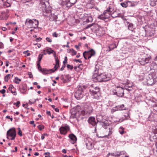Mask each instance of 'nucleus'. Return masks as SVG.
Segmentation results:
<instances>
[{"label": "nucleus", "instance_id": "obj_42", "mask_svg": "<svg viewBox=\"0 0 157 157\" xmlns=\"http://www.w3.org/2000/svg\"><path fill=\"white\" fill-rule=\"evenodd\" d=\"M81 113L82 115H87V113H86V110L84 108V110L81 111Z\"/></svg>", "mask_w": 157, "mask_h": 157}, {"label": "nucleus", "instance_id": "obj_58", "mask_svg": "<svg viewBox=\"0 0 157 157\" xmlns=\"http://www.w3.org/2000/svg\"><path fill=\"white\" fill-rule=\"evenodd\" d=\"M42 39V38L40 37H39L38 38H36V41H40Z\"/></svg>", "mask_w": 157, "mask_h": 157}, {"label": "nucleus", "instance_id": "obj_64", "mask_svg": "<svg viewBox=\"0 0 157 157\" xmlns=\"http://www.w3.org/2000/svg\"><path fill=\"white\" fill-rule=\"evenodd\" d=\"M55 110L57 112H58L59 111V109L58 108H54Z\"/></svg>", "mask_w": 157, "mask_h": 157}, {"label": "nucleus", "instance_id": "obj_11", "mask_svg": "<svg viewBox=\"0 0 157 157\" xmlns=\"http://www.w3.org/2000/svg\"><path fill=\"white\" fill-rule=\"evenodd\" d=\"M70 130V128L69 125L66 124L61 127L59 128V130L61 134L65 135L67 132Z\"/></svg>", "mask_w": 157, "mask_h": 157}, {"label": "nucleus", "instance_id": "obj_57", "mask_svg": "<svg viewBox=\"0 0 157 157\" xmlns=\"http://www.w3.org/2000/svg\"><path fill=\"white\" fill-rule=\"evenodd\" d=\"M4 48L3 44L1 42H0V48Z\"/></svg>", "mask_w": 157, "mask_h": 157}, {"label": "nucleus", "instance_id": "obj_60", "mask_svg": "<svg viewBox=\"0 0 157 157\" xmlns=\"http://www.w3.org/2000/svg\"><path fill=\"white\" fill-rule=\"evenodd\" d=\"M46 114L48 116H51V114L50 111H47L46 112Z\"/></svg>", "mask_w": 157, "mask_h": 157}, {"label": "nucleus", "instance_id": "obj_35", "mask_svg": "<svg viewBox=\"0 0 157 157\" xmlns=\"http://www.w3.org/2000/svg\"><path fill=\"white\" fill-rule=\"evenodd\" d=\"M93 21V18L92 17L89 16V17L87 19H86V22L88 23L90 22H92Z\"/></svg>", "mask_w": 157, "mask_h": 157}, {"label": "nucleus", "instance_id": "obj_3", "mask_svg": "<svg viewBox=\"0 0 157 157\" xmlns=\"http://www.w3.org/2000/svg\"><path fill=\"white\" fill-rule=\"evenodd\" d=\"M113 10V9L111 6H109L107 9L104 11L103 14L98 16V18L102 20L109 18L110 17Z\"/></svg>", "mask_w": 157, "mask_h": 157}, {"label": "nucleus", "instance_id": "obj_31", "mask_svg": "<svg viewBox=\"0 0 157 157\" xmlns=\"http://www.w3.org/2000/svg\"><path fill=\"white\" fill-rule=\"evenodd\" d=\"M21 81V80L20 79L18 78L17 77H16L15 78L13 82L15 83L18 84L19 83V82H20Z\"/></svg>", "mask_w": 157, "mask_h": 157}, {"label": "nucleus", "instance_id": "obj_5", "mask_svg": "<svg viewBox=\"0 0 157 157\" xmlns=\"http://www.w3.org/2000/svg\"><path fill=\"white\" fill-rule=\"evenodd\" d=\"M77 0H59V3L67 7L70 8L74 5L77 2Z\"/></svg>", "mask_w": 157, "mask_h": 157}, {"label": "nucleus", "instance_id": "obj_37", "mask_svg": "<svg viewBox=\"0 0 157 157\" xmlns=\"http://www.w3.org/2000/svg\"><path fill=\"white\" fill-rule=\"evenodd\" d=\"M70 51L72 53V55H75L76 54V51L74 50L73 49H71Z\"/></svg>", "mask_w": 157, "mask_h": 157}, {"label": "nucleus", "instance_id": "obj_7", "mask_svg": "<svg viewBox=\"0 0 157 157\" xmlns=\"http://www.w3.org/2000/svg\"><path fill=\"white\" fill-rule=\"evenodd\" d=\"M16 131L14 128L10 129L6 133L7 138L11 140H14L16 136Z\"/></svg>", "mask_w": 157, "mask_h": 157}, {"label": "nucleus", "instance_id": "obj_22", "mask_svg": "<svg viewBox=\"0 0 157 157\" xmlns=\"http://www.w3.org/2000/svg\"><path fill=\"white\" fill-rule=\"evenodd\" d=\"M124 118L123 117L122 118H120L117 121L119 122H121L125 120L128 119L130 118V116L128 113H125V114L124 115Z\"/></svg>", "mask_w": 157, "mask_h": 157}, {"label": "nucleus", "instance_id": "obj_30", "mask_svg": "<svg viewBox=\"0 0 157 157\" xmlns=\"http://www.w3.org/2000/svg\"><path fill=\"white\" fill-rule=\"evenodd\" d=\"M71 78L69 75H67L65 76V79L64 80V83L67 82L71 80Z\"/></svg>", "mask_w": 157, "mask_h": 157}, {"label": "nucleus", "instance_id": "obj_14", "mask_svg": "<svg viewBox=\"0 0 157 157\" xmlns=\"http://www.w3.org/2000/svg\"><path fill=\"white\" fill-rule=\"evenodd\" d=\"M95 52L93 49L91 50L88 51H85L83 54V55H85L87 57L88 59L90 58L92 56H94L95 54Z\"/></svg>", "mask_w": 157, "mask_h": 157}, {"label": "nucleus", "instance_id": "obj_19", "mask_svg": "<svg viewBox=\"0 0 157 157\" xmlns=\"http://www.w3.org/2000/svg\"><path fill=\"white\" fill-rule=\"evenodd\" d=\"M151 60V57L149 56L147 58L142 59L140 61V64L142 65H144L148 63Z\"/></svg>", "mask_w": 157, "mask_h": 157}, {"label": "nucleus", "instance_id": "obj_46", "mask_svg": "<svg viewBox=\"0 0 157 157\" xmlns=\"http://www.w3.org/2000/svg\"><path fill=\"white\" fill-rule=\"evenodd\" d=\"M40 62L38 61V63H37V66H38V70L40 71V69H42L41 68V67H40Z\"/></svg>", "mask_w": 157, "mask_h": 157}, {"label": "nucleus", "instance_id": "obj_16", "mask_svg": "<svg viewBox=\"0 0 157 157\" xmlns=\"http://www.w3.org/2000/svg\"><path fill=\"white\" fill-rule=\"evenodd\" d=\"M12 0H4L2 5L0 6L1 8H7L10 7L12 4Z\"/></svg>", "mask_w": 157, "mask_h": 157}, {"label": "nucleus", "instance_id": "obj_59", "mask_svg": "<svg viewBox=\"0 0 157 157\" xmlns=\"http://www.w3.org/2000/svg\"><path fill=\"white\" fill-rule=\"evenodd\" d=\"M65 67V65L64 64V65L62 66V67L60 68V70L63 71V70L64 68Z\"/></svg>", "mask_w": 157, "mask_h": 157}, {"label": "nucleus", "instance_id": "obj_63", "mask_svg": "<svg viewBox=\"0 0 157 157\" xmlns=\"http://www.w3.org/2000/svg\"><path fill=\"white\" fill-rule=\"evenodd\" d=\"M11 92L12 94H13V95H16L17 94V93L15 91H11Z\"/></svg>", "mask_w": 157, "mask_h": 157}, {"label": "nucleus", "instance_id": "obj_47", "mask_svg": "<svg viewBox=\"0 0 157 157\" xmlns=\"http://www.w3.org/2000/svg\"><path fill=\"white\" fill-rule=\"evenodd\" d=\"M67 68H69L70 70L72 69L73 68V67L70 64H67Z\"/></svg>", "mask_w": 157, "mask_h": 157}, {"label": "nucleus", "instance_id": "obj_13", "mask_svg": "<svg viewBox=\"0 0 157 157\" xmlns=\"http://www.w3.org/2000/svg\"><path fill=\"white\" fill-rule=\"evenodd\" d=\"M150 76H151V77L149 76H148L146 78L144 79V84H147V85H151L154 84L155 82L154 79L151 76V75Z\"/></svg>", "mask_w": 157, "mask_h": 157}, {"label": "nucleus", "instance_id": "obj_39", "mask_svg": "<svg viewBox=\"0 0 157 157\" xmlns=\"http://www.w3.org/2000/svg\"><path fill=\"white\" fill-rule=\"evenodd\" d=\"M118 107V105L116 107H115L114 109H112L113 110V112L116 111L117 110H120V108H119Z\"/></svg>", "mask_w": 157, "mask_h": 157}, {"label": "nucleus", "instance_id": "obj_2", "mask_svg": "<svg viewBox=\"0 0 157 157\" xmlns=\"http://www.w3.org/2000/svg\"><path fill=\"white\" fill-rule=\"evenodd\" d=\"M25 25L28 28H37L39 22L37 20L33 19H30L27 18L25 22Z\"/></svg>", "mask_w": 157, "mask_h": 157}, {"label": "nucleus", "instance_id": "obj_27", "mask_svg": "<svg viewBox=\"0 0 157 157\" xmlns=\"http://www.w3.org/2000/svg\"><path fill=\"white\" fill-rule=\"evenodd\" d=\"M59 64V60L58 59H56V65H55L54 67L55 69H53V70H55L54 72L55 71H56L57 70V69L58 67Z\"/></svg>", "mask_w": 157, "mask_h": 157}, {"label": "nucleus", "instance_id": "obj_52", "mask_svg": "<svg viewBox=\"0 0 157 157\" xmlns=\"http://www.w3.org/2000/svg\"><path fill=\"white\" fill-rule=\"evenodd\" d=\"M74 61L76 62H79L80 63H82V61L79 59H74Z\"/></svg>", "mask_w": 157, "mask_h": 157}, {"label": "nucleus", "instance_id": "obj_4", "mask_svg": "<svg viewBox=\"0 0 157 157\" xmlns=\"http://www.w3.org/2000/svg\"><path fill=\"white\" fill-rule=\"evenodd\" d=\"M96 80L99 82H106L110 79V77L108 75H106L104 73L95 76V75L93 76Z\"/></svg>", "mask_w": 157, "mask_h": 157}, {"label": "nucleus", "instance_id": "obj_49", "mask_svg": "<svg viewBox=\"0 0 157 157\" xmlns=\"http://www.w3.org/2000/svg\"><path fill=\"white\" fill-rule=\"evenodd\" d=\"M20 104V102L19 101H17L16 103H14L13 105H16L17 107H19V105Z\"/></svg>", "mask_w": 157, "mask_h": 157}, {"label": "nucleus", "instance_id": "obj_32", "mask_svg": "<svg viewBox=\"0 0 157 157\" xmlns=\"http://www.w3.org/2000/svg\"><path fill=\"white\" fill-rule=\"evenodd\" d=\"M124 128H123L121 127H120L119 131V133L121 135L123 134L124 133Z\"/></svg>", "mask_w": 157, "mask_h": 157}, {"label": "nucleus", "instance_id": "obj_45", "mask_svg": "<svg viewBox=\"0 0 157 157\" xmlns=\"http://www.w3.org/2000/svg\"><path fill=\"white\" fill-rule=\"evenodd\" d=\"M153 132L154 133V135H155V134H157V125L155 127Z\"/></svg>", "mask_w": 157, "mask_h": 157}, {"label": "nucleus", "instance_id": "obj_44", "mask_svg": "<svg viewBox=\"0 0 157 157\" xmlns=\"http://www.w3.org/2000/svg\"><path fill=\"white\" fill-rule=\"evenodd\" d=\"M44 128V127L43 125H39L38 126V128L40 130H41L42 129H43Z\"/></svg>", "mask_w": 157, "mask_h": 157}, {"label": "nucleus", "instance_id": "obj_33", "mask_svg": "<svg viewBox=\"0 0 157 157\" xmlns=\"http://www.w3.org/2000/svg\"><path fill=\"white\" fill-rule=\"evenodd\" d=\"M11 75L10 74L7 75L4 78V80L5 82H8L9 79L10 78Z\"/></svg>", "mask_w": 157, "mask_h": 157}, {"label": "nucleus", "instance_id": "obj_48", "mask_svg": "<svg viewBox=\"0 0 157 157\" xmlns=\"http://www.w3.org/2000/svg\"><path fill=\"white\" fill-rule=\"evenodd\" d=\"M28 74L29 76V77L30 78H33V75L31 72H28Z\"/></svg>", "mask_w": 157, "mask_h": 157}, {"label": "nucleus", "instance_id": "obj_23", "mask_svg": "<svg viewBox=\"0 0 157 157\" xmlns=\"http://www.w3.org/2000/svg\"><path fill=\"white\" fill-rule=\"evenodd\" d=\"M8 16L7 13L4 12H2L0 16V18L1 20H6L8 18Z\"/></svg>", "mask_w": 157, "mask_h": 157}, {"label": "nucleus", "instance_id": "obj_6", "mask_svg": "<svg viewBox=\"0 0 157 157\" xmlns=\"http://www.w3.org/2000/svg\"><path fill=\"white\" fill-rule=\"evenodd\" d=\"M100 89L98 87H95L90 89V91L93 96V98L96 99H98L100 96Z\"/></svg>", "mask_w": 157, "mask_h": 157}, {"label": "nucleus", "instance_id": "obj_21", "mask_svg": "<svg viewBox=\"0 0 157 157\" xmlns=\"http://www.w3.org/2000/svg\"><path fill=\"white\" fill-rule=\"evenodd\" d=\"M155 62L151 63V70H157V56L155 58Z\"/></svg>", "mask_w": 157, "mask_h": 157}, {"label": "nucleus", "instance_id": "obj_26", "mask_svg": "<svg viewBox=\"0 0 157 157\" xmlns=\"http://www.w3.org/2000/svg\"><path fill=\"white\" fill-rule=\"evenodd\" d=\"M131 2L130 1H128L125 2H122L121 3V5L123 7H126L129 6L128 3H130Z\"/></svg>", "mask_w": 157, "mask_h": 157}, {"label": "nucleus", "instance_id": "obj_40", "mask_svg": "<svg viewBox=\"0 0 157 157\" xmlns=\"http://www.w3.org/2000/svg\"><path fill=\"white\" fill-rule=\"evenodd\" d=\"M76 117V114L75 113H72V114L71 115V116H70V117L71 118H75Z\"/></svg>", "mask_w": 157, "mask_h": 157}, {"label": "nucleus", "instance_id": "obj_38", "mask_svg": "<svg viewBox=\"0 0 157 157\" xmlns=\"http://www.w3.org/2000/svg\"><path fill=\"white\" fill-rule=\"evenodd\" d=\"M43 54L42 55L41 54H40L39 55L38 59V61H39V62H40L41 59L42 58V56H43Z\"/></svg>", "mask_w": 157, "mask_h": 157}, {"label": "nucleus", "instance_id": "obj_17", "mask_svg": "<svg viewBox=\"0 0 157 157\" xmlns=\"http://www.w3.org/2000/svg\"><path fill=\"white\" fill-rule=\"evenodd\" d=\"M54 71L53 70V69L48 70L46 68H42L40 69V71L42 72L44 75H45L54 72Z\"/></svg>", "mask_w": 157, "mask_h": 157}, {"label": "nucleus", "instance_id": "obj_28", "mask_svg": "<svg viewBox=\"0 0 157 157\" xmlns=\"http://www.w3.org/2000/svg\"><path fill=\"white\" fill-rule=\"evenodd\" d=\"M126 153L124 151H122L120 152H117L115 153V155L117 156V157H118L122 155H124Z\"/></svg>", "mask_w": 157, "mask_h": 157}, {"label": "nucleus", "instance_id": "obj_15", "mask_svg": "<svg viewBox=\"0 0 157 157\" xmlns=\"http://www.w3.org/2000/svg\"><path fill=\"white\" fill-rule=\"evenodd\" d=\"M85 144L86 145V148L89 150L92 149L94 147V144L92 143L91 140L89 139H86L85 141Z\"/></svg>", "mask_w": 157, "mask_h": 157}, {"label": "nucleus", "instance_id": "obj_12", "mask_svg": "<svg viewBox=\"0 0 157 157\" xmlns=\"http://www.w3.org/2000/svg\"><path fill=\"white\" fill-rule=\"evenodd\" d=\"M87 121L90 124H91L94 127V131L95 132H96L97 130V123L96 122L95 118L93 117H90L89 118Z\"/></svg>", "mask_w": 157, "mask_h": 157}, {"label": "nucleus", "instance_id": "obj_29", "mask_svg": "<svg viewBox=\"0 0 157 157\" xmlns=\"http://www.w3.org/2000/svg\"><path fill=\"white\" fill-rule=\"evenodd\" d=\"M111 16L113 18H115L119 16V14L116 12H114L111 13Z\"/></svg>", "mask_w": 157, "mask_h": 157}, {"label": "nucleus", "instance_id": "obj_54", "mask_svg": "<svg viewBox=\"0 0 157 157\" xmlns=\"http://www.w3.org/2000/svg\"><path fill=\"white\" fill-rule=\"evenodd\" d=\"M46 40L49 42H52V40L49 37H47L46 39Z\"/></svg>", "mask_w": 157, "mask_h": 157}, {"label": "nucleus", "instance_id": "obj_1", "mask_svg": "<svg viewBox=\"0 0 157 157\" xmlns=\"http://www.w3.org/2000/svg\"><path fill=\"white\" fill-rule=\"evenodd\" d=\"M49 3L47 0H40L39 6L43 11V15L48 18L51 21H56L58 17L57 13H54L52 12L51 8L49 7Z\"/></svg>", "mask_w": 157, "mask_h": 157}, {"label": "nucleus", "instance_id": "obj_50", "mask_svg": "<svg viewBox=\"0 0 157 157\" xmlns=\"http://www.w3.org/2000/svg\"><path fill=\"white\" fill-rule=\"evenodd\" d=\"M117 157V156L115 155V153H112L111 154H109V157Z\"/></svg>", "mask_w": 157, "mask_h": 157}, {"label": "nucleus", "instance_id": "obj_18", "mask_svg": "<svg viewBox=\"0 0 157 157\" xmlns=\"http://www.w3.org/2000/svg\"><path fill=\"white\" fill-rule=\"evenodd\" d=\"M68 137L70 139V141L71 143L74 144L76 142L77 139L76 136L74 134L72 133L69 134L68 135Z\"/></svg>", "mask_w": 157, "mask_h": 157}, {"label": "nucleus", "instance_id": "obj_9", "mask_svg": "<svg viewBox=\"0 0 157 157\" xmlns=\"http://www.w3.org/2000/svg\"><path fill=\"white\" fill-rule=\"evenodd\" d=\"M83 90L82 87L79 86L78 90L76 91L75 94V97L77 99L79 100L82 98L83 96Z\"/></svg>", "mask_w": 157, "mask_h": 157}, {"label": "nucleus", "instance_id": "obj_20", "mask_svg": "<svg viewBox=\"0 0 157 157\" xmlns=\"http://www.w3.org/2000/svg\"><path fill=\"white\" fill-rule=\"evenodd\" d=\"M86 112L87 113V115L90 114L93 111V108L90 105H86L84 107Z\"/></svg>", "mask_w": 157, "mask_h": 157}, {"label": "nucleus", "instance_id": "obj_10", "mask_svg": "<svg viewBox=\"0 0 157 157\" xmlns=\"http://www.w3.org/2000/svg\"><path fill=\"white\" fill-rule=\"evenodd\" d=\"M102 127L104 128L105 129H107L106 131L108 132V133L107 135L100 137L103 138L105 137H107L108 136H109L112 134L113 132V128L112 127L109 126L108 124L103 123Z\"/></svg>", "mask_w": 157, "mask_h": 157}, {"label": "nucleus", "instance_id": "obj_51", "mask_svg": "<svg viewBox=\"0 0 157 157\" xmlns=\"http://www.w3.org/2000/svg\"><path fill=\"white\" fill-rule=\"evenodd\" d=\"M67 56H65L64 57V60L63 61V64H64L66 63H67Z\"/></svg>", "mask_w": 157, "mask_h": 157}, {"label": "nucleus", "instance_id": "obj_8", "mask_svg": "<svg viewBox=\"0 0 157 157\" xmlns=\"http://www.w3.org/2000/svg\"><path fill=\"white\" fill-rule=\"evenodd\" d=\"M113 94L116 95L118 97H122L124 94V89L120 86H117L116 88L113 90Z\"/></svg>", "mask_w": 157, "mask_h": 157}, {"label": "nucleus", "instance_id": "obj_62", "mask_svg": "<svg viewBox=\"0 0 157 157\" xmlns=\"http://www.w3.org/2000/svg\"><path fill=\"white\" fill-rule=\"evenodd\" d=\"M44 154L47 155V156H46L45 157H50V156L49 155V152H46Z\"/></svg>", "mask_w": 157, "mask_h": 157}, {"label": "nucleus", "instance_id": "obj_61", "mask_svg": "<svg viewBox=\"0 0 157 157\" xmlns=\"http://www.w3.org/2000/svg\"><path fill=\"white\" fill-rule=\"evenodd\" d=\"M95 69L94 70L95 74H97L98 73V70L97 69L96 67H95Z\"/></svg>", "mask_w": 157, "mask_h": 157}, {"label": "nucleus", "instance_id": "obj_24", "mask_svg": "<svg viewBox=\"0 0 157 157\" xmlns=\"http://www.w3.org/2000/svg\"><path fill=\"white\" fill-rule=\"evenodd\" d=\"M117 47V46L115 44H110L108 46V48L109 49L106 50V51L107 52H109L113 50L114 48H116Z\"/></svg>", "mask_w": 157, "mask_h": 157}, {"label": "nucleus", "instance_id": "obj_55", "mask_svg": "<svg viewBox=\"0 0 157 157\" xmlns=\"http://www.w3.org/2000/svg\"><path fill=\"white\" fill-rule=\"evenodd\" d=\"M29 123L31 124H33L34 127L36 126V124H34V121H31L29 122Z\"/></svg>", "mask_w": 157, "mask_h": 157}, {"label": "nucleus", "instance_id": "obj_41", "mask_svg": "<svg viewBox=\"0 0 157 157\" xmlns=\"http://www.w3.org/2000/svg\"><path fill=\"white\" fill-rule=\"evenodd\" d=\"M18 134L20 135V136H22V132L21 130V129L20 128H18Z\"/></svg>", "mask_w": 157, "mask_h": 157}, {"label": "nucleus", "instance_id": "obj_43", "mask_svg": "<svg viewBox=\"0 0 157 157\" xmlns=\"http://www.w3.org/2000/svg\"><path fill=\"white\" fill-rule=\"evenodd\" d=\"M52 35L54 37H57L59 36V35L58 34L56 33V32H54L53 33Z\"/></svg>", "mask_w": 157, "mask_h": 157}, {"label": "nucleus", "instance_id": "obj_36", "mask_svg": "<svg viewBox=\"0 0 157 157\" xmlns=\"http://www.w3.org/2000/svg\"><path fill=\"white\" fill-rule=\"evenodd\" d=\"M133 25L131 23L129 24L128 25V29L132 31L133 30Z\"/></svg>", "mask_w": 157, "mask_h": 157}, {"label": "nucleus", "instance_id": "obj_25", "mask_svg": "<svg viewBox=\"0 0 157 157\" xmlns=\"http://www.w3.org/2000/svg\"><path fill=\"white\" fill-rule=\"evenodd\" d=\"M44 51L46 52L49 55L53 53L54 52L51 48H47Z\"/></svg>", "mask_w": 157, "mask_h": 157}, {"label": "nucleus", "instance_id": "obj_53", "mask_svg": "<svg viewBox=\"0 0 157 157\" xmlns=\"http://www.w3.org/2000/svg\"><path fill=\"white\" fill-rule=\"evenodd\" d=\"M60 79H61V80H62V81L64 83V80H65V77L64 78L63 76L62 75L61 77H60Z\"/></svg>", "mask_w": 157, "mask_h": 157}, {"label": "nucleus", "instance_id": "obj_34", "mask_svg": "<svg viewBox=\"0 0 157 157\" xmlns=\"http://www.w3.org/2000/svg\"><path fill=\"white\" fill-rule=\"evenodd\" d=\"M118 107L120 108V110H125L126 109L124 107V104L118 105Z\"/></svg>", "mask_w": 157, "mask_h": 157}, {"label": "nucleus", "instance_id": "obj_56", "mask_svg": "<svg viewBox=\"0 0 157 157\" xmlns=\"http://www.w3.org/2000/svg\"><path fill=\"white\" fill-rule=\"evenodd\" d=\"M0 92L3 94L6 92V90L4 89H2L1 90H0Z\"/></svg>", "mask_w": 157, "mask_h": 157}]
</instances>
